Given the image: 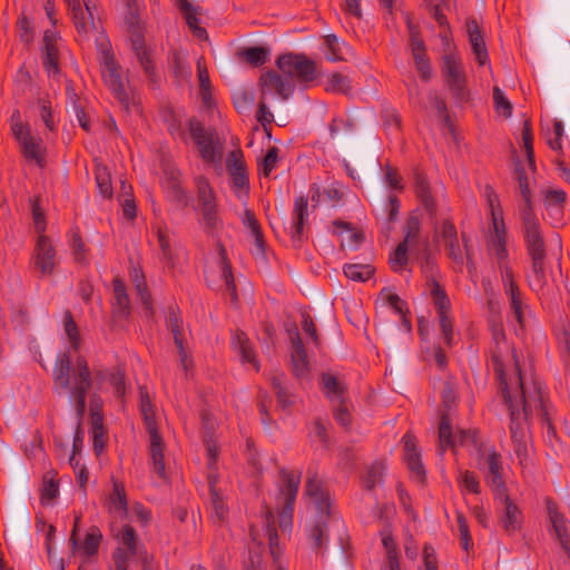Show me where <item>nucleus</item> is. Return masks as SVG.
<instances>
[{"instance_id":"obj_1","label":"nucleus","mask_w":570,"mask_h":570,"mask_svg":"<svg viewBox=\"0 0 570 570\" xmlns=\"http://www.w3.org/2000/svg\"><path fill=\"white\" fill-rule=\"evenodd\" d=\"M512 357L514 360V370L509 380L505 376L500 352L492 354V363L510 411V432L514 443V451L518 458L522 460L527 452L524 424L533 411L542 407L543 400L541 387L535 382L527 383L522 379L514 351L512 352Z\"/></svg>"},{"instance_id":"obj_2","label":"nucleus","mask_w":570,"mask_h":570,"mask_svg":"<svg viewBox=\"0 0 570 570\" xmlns=\"http://www.w3.org/2000/svg\"><path fill=\"white\" fill-rule=\"evenodd\" d=\"M53 383L59 392H69L77 413V430L73 435L72 454L69 463L73 469L79 465L77 454L83 445V433L80 429L86 410V397L91 389L90 371L85 357H78L71 367L70 356L66 353L58 356L53 367Z\"/></svg>"},{"instance_id":"obj_3","label":"nucleus","mask_w":570,"mask_h":570,"mask_svg":"<svg viewBox=\"0 0 570 570\" xmlns=\"http://www.w3.org/2000/svg\"><path fill=\"white\" fill-rule=\"evenodd\" d=\"M10 131L19 146V151L27 159L42 166L45 148L41 138L31 132L30 125L22 120L19 110L10 116Z\"/></svg>"},{"instance_id":"obj_4","label":"nucleus","mask_w":570,"mask_h":570,"mask_svg":"<svg viewBox=\"0 0 570 570\" xmlns=\"http://www.w3.org/2000/svg\"><path fill=\"white\" fill-rule=\"evenodd\" d=\"M188 131L205 163L219 164L223 158V142L214 130H206L196 118L188 120Z\"/></svg>"},{"instance_id":"obj_5","label":"nucleus","mask_w":570,"mask_h":570,"mask_svg":"<svg viewBox=\"0 0 570 570\" xmlns=\"http://www.w3.org/2000/svg\"><path fill=\"white\" fill-rule=\"evenodd\" d=\"M483 237L487 252L495 262L498 269L503 268V266H512L509 259V234L504 219L489 222L483 232Z\"/></svg>"},{"instance_id":"obj_6","label":"nucleus","mask_w":570,"mask_h":570,"mask_svg":"<svg viewBox=\"0 0 570 570\" xmlns=\"http://www.w3.org/2000/svg\"><path fill=\"white\" fill-rule=\"evenodd\" d=\"M277 67L286 78L307 83L316 77V65L304 55L287 53L277 59Z\"/></svg>"},{"instance_id":"obj_7","label":"nucleus","mask_w":570,"mask_h":570,"mask_svg":"<svg viewBox=\"0 0 570 570\" xmlns=\"http://www.w3.org/2000/svg\"><path fill=\"white\" fill-rule=\"evenodd\" d=\"M441 72L452 95L463 98L466 92V76L462 59L455 51H450L442 57Z\"/></svg>"},{"instance_id":"obj_8","label":"nucleus","mask_w":570,"mask_h":570,"mask_svg":"<svg viewBox=\"0 0 570 570\" xmlns=\"http://www.w3.org/2000/svg\"><path fill=\"white\" fill-rule=\"evenodd\" d=\"M100 66L101 75L105 83L112 91L115 97L120 101L126 109L129 108L130 98L126 92L120 72L119 66L116 63L114 55L108 48L101 49L100 51Z\"/></svg>"},{"instance_id":"obj_9","label":"nucleus","mask_w":570,"mask_h":570,"mask_svg":"<svg viewBox=\"0 0 570 570\" xmlns=\"http://www.w3.org/2000/svg\"><path fill=\"white\" fill-rule=\"evenodd\" d=\"M226 169L232 178V189L236 197L245 200L249 191V179L240 149L232 150L226 158Z\"/></svg>"},{"instance_id":"obj_10","label":"nucleus","mask_w":570,"mask_h":570,"mask_svg":"<svg viewBox=\"0 0 570 570\" xmlns=\"http://www.w3.org/2000/svg\"><path fill=\"white\" fill-rule=\"evenodd\" d=\"M127 26L128 31L130 33L131 48L138 61L140 66L144 68L146 75L150 78V80L155 81L156 69L153 59V53L151 50L146 47L141 27L138 24V21L135 16H130L127 19Z\"/></svg>"},{"instance_id":"obj_11","label":"nucleus","mask_w":570,"mask_h":570,"mask_svg":"<svg viewBox=\"0 0 570 570\" xmlns=\"http://www.w3.org/2000/svg\"><path fill=\"white\" fill-rule=\"evenodd\" d=\"M499 273L511 312L517 322L523 326V317L528 309V305L524 303L523 294L515 282L513 268L512 266H503V268L499 269Z\"/></svg>"},{"instance_id":"obj_12","label":"nucleus","mask_w":570,"mask_h":570,"mask_svg":"<svg viewBox=\"0 0 570 570\" xmlns=\"http://www.w3.org/2000/svg\"><path fill=\"white\" fill-rule=\"evenodd\" d=\"M521 217L524 232V240L529 255L531 257L544 258V239L538 217L532 213L531 208H522Z\"/></svg>"},{"instance_id":"obj_13","label":"nucleus","mask_w":570,"mask_h":570,"mask_svg":"<svg viewBox=\"0 0 570 570\" xmlns=\"http://www.w3.org/2000/svg\"><path fill=\"white\" fill-rule=\"evenodd\" d=\"M59 259L52 240L48 236H38L32 253L35 269L42 277L51 276L58 266Z\"/></svg>"},{"instance_id":"obj_14","label":"nucleus","mask_w":570,"mask_h":570,"mask_svg":"<svg viewBox=\"0 0 570 570\" xmlns=\"http://www.w3.org/2000/svg\"><path fill=\"white\" fill-rule=\"evenodd\" d=\"M299 483L301 472L281 471L277 507L282 509L283 517L288 515L291 518Z\"/></svg>"},{"instance_id":"obj_15","label":"nucleus","mask_w":570,"mask_h":570,"mask_svg":"<svg viewBox=\"0 0 570 570\" xmlns=\"http://www.w3.org/2000/svg\"><path fill=\"white\" fill-rule=\"evenodd\" d=\"M406 23L410 33L409 48L414 60L415 69L423 81H429L432 77L430 60L426 55V47L419 35V30L406 17Z\"/></svg>"},{"instance_id":"obj_16","label":"nucleus","mask_w":570,"mask_h":570,"mask_svg":"<svg viewBox=\"0 0 570 570\" xmlns=\"http://www.w3.org/2000/svg\"><path fill=\"white\" fill-rule=\"evenodd\" d=\"M263 100L267 97H279L285 101L294 94L295 86L292 80L281 76L276 71H268L259 79Z\"/></svg>"},{"instance_id":"obj_17","label":"nucleus","mask_w":570,"mask_h":570,"mask_svg":"<svg viewBox=\"0 0 570 570\" xmlns=\"http://www.w3.org/2000/svg\"><path fill=\"white\" fill-rule=\"evenodd\" d=\"M73 24L78 33L87 37L92 30L97 29L94 17L95 6L90 0H67Z\"/></svg>"},{"instance_id":"obj_18","label":"nucleus","mask_w":570,"mask_h":570,"mask_svg":"<svg viewBox=\"0 0 570 570\" xmlns=\"http://www.w3.org/2000/svg\"><path fill=\"white\" fill-rule=\"evenodd\" d=\"M551 533L560 542L563 550L570 549V520L559 511L558 504L550 498L544 499Z\"/></svg>"},{"instance_id":"obj_19","label":"nucleus","mask_w":570,"mask_h":570,"mask_svg":"<svg viewBox=\"0 0 570 570\" xmlns=\"http://www.w3.org/2000/svg\"><path fill=\"white\" fill-rule=\"evenodd\" d=\"M305 494L312 500L321 518L331 514L332 503L330 495L316 473H308L305 484Z\"/></svg>"},{"instance_id":"obj_20","label":"nucleus","mask_w":570,"mask_h":570,"mask_svg":"<svg viewBox=\"0 0 570 570\" xmlns=\"http://www.w3.org/2000/svg\"><path fill=\"white\" fill-rule=\"evenodd\" d=\"M111 531L118 542L115 551H120L127 558L135 559L139 549L135 529L129 524H124L119 528L112 522Z\"/></svg>"},{"instance_id":"obj_21","label":"nucleus","mask_w":570,"mask_h":570,"mask_svg":"<svg viewBox=\"0 0 570 570\" xmlns=\"http://www.w3.org/2000/svg\"><path fill=\"white\" fill-rule=\"evenodd\" d=\"M289 337L292 342L291 358L293 372L297 377L304 379L309 373V362L296 327L289 331Z\"/></svg>"},{"instance_id":"obj_22","label":"nucleus","mask_w":570,"mask_h":570,"mask_svg":"<svg viewBox=\"0 0 570 570\" xmlns=\"http://www.w3.org/2000/svg\"><path fill=\"white\" fill-rule=\"evenodd\" d=\"M149 434V456L154 471L160 476H166V468L164 461L165 443L158 433V429L147 430Z\"/></svg>"},{"instance_id":"obj_23","label":"nucleus","mask_w":570,"mask_h":570,"mask_svg":"<svg viewBox=\"0 0 570 570\" xmlns=\"http://www.w3.org/2000/svg\"><path fill=\"white\" fill-rule=\"evenodd\" d=\"M108 512L112 519L124 520L128 514L125 487L118 481H114L112 491L107 500Z\"/></svg>"},{"instance_id":"obj_24","label":"nucleus","mask_w":570,"mask_h":570,"mask_svg":"<svg viewBox=\"0 0 570 570\" xmlns=\"http://www.w3.org/2000/svg\"><path fill=\"white\" fill-rule=\"evenodd\" d=\"M466 30L470 46L478 63L485 66L489 62V55L478 22L475 20H469L466 22Z\"/></svg>"},{"instance_id":"obj_25","label":"nucleus","mask_w":570,"mask_h":570,"mask_svg":"<svg viewBox=\"0 0 570 570\" xmlns=\"http://www.w3.org/2000/svg\"><path fill=\"white\" fill-rule=\"evenodd\" d=\"M504 505L503 514L500 519V523L507 533H514L521 528L522 513L519 508L511 501L510 497L507 495L499 499Z\"/></svg>"},{"instance_id":"obj_26","label":"nucleus","mask_w":570,"mask_h":570,"mask_svg":"<svg viewBox=\"0 0 570 570\" xmlns=\"http://www.w3.org/2000/svg\"><path fill=\"white\" fill-rule=\"evenodd\" d=\"M91 386L95 384L97 389H102L104 384L108 382L114 389L117 395L122 396L125 394V376L120 371L109 372L107 370H96L94 377L90 375Z\"/></svg>"},{"instance_id":"obj_27","label":"nucleus","mask_w":570,"mask_h":570,"mask_svg":"<svg viewBox=\"0 0 570 570\" xmlns=\"http://www.w3.org/2000/svg\"><path fill=\"white\" fill-rule=\"evenodd\" d=\"M402 440L404 443V458L407 466L411 472L414 473L420 481H422L425 471L421 462L420 453L416 449L415 439L410 434H405Z\"/></svg>"},{"instance_id":"obj_28","label":"nucleus","mask_w":570,"mask_h":570,"mask_svg":"<svg viewBox=\"0 0 570 570\" xmlns=\"http://www.w3.org/2000/svg\"><path fill=\"white\" fill-rule=\"evenodd\" d=\"M57 33L53 30H47L43 35L45 58L43 66L48 75L58 73V46Z\"/></svg>"},{"instance_id":"obj_29","label":"nucleus","mask_w":570,"mask_h":570,"mask_svg":"<svg viewBox=\"0 0 570 570\" xmlns=\"http://www.w3.org/2000/svg\"><path fill=\"white\" fill-rule=\"evenodd\" d=\"M322 392L330 400L331 403H342L345 399L346 386L343 381L337 379L331 373H324L322 375Z\"/></svg>"},{"instance_id":"obj_30","label":"nucleus","mask_w":570,"mask_h":570,"mask_svg":"<svg viewBox=\"0 0 570 570\" xmlns=\"http://www.w3.org/2000/svg\"><path fill=\"white\" fill-rule=\"evenodd\" d=\"M414 188L416 196L419 197L425 209L430 213L432 218H435L436 206L430 190V185L426 180V177L417 170L414 173Z\"/></svg>"},{"instance_id":"obj_31","label":"nucleus","mask_w":570,"mask_h":570,"mask_svg":"<svg viewBox=\"0 0 570 570\" xmlns=\"http://www.w3.org/2000/svg\"><path fill=\"white\" fill-rule=\"evenodd\" d=\"M164 188L166 190L167 197L174 202L176 205L186 207L189 203L188 196L180 186L179 174L171 171L166 176L164 181Z\"/></svg>"},{"instance_id":"obj_32","label":"nucleus","mask_w":570,"mask_h":570,"mask_svg":"<svg viewBox=\"0 0 570 570\" xmlns=\"http://www.w3.org/2000/svg\"><path fill=\"white\" fill-rule=\"evenodd\" d=\"M178 8L184 14L193 35L199 39H206L207 32L204 28L200 27L198 9L194 7L188 0H178Z\"/></svg>"},{"instance_id":"obj_33","label":"nucleus","mask_w":570,"mask_h":570,"mask_svg":"<svg viewBox=\"0 0 570 570\" xmlns=\"http://www.w3.org/2000/svg\"><path fill=\"white\" fill-rule=\"evenodd\" d=\"M233 346H234L235 351L239 354L243 363L252 364L256 371L259 370V364L256 358V354H255L253 346L245 333L237 332L234 335Z\"/></svg>"},{"instance_id":"obj_34","label":"nucleus","mask_w":570,"mask_h":570,"mask_svg":"<svg viewBox=\"0 0 570 570\" xmlns=\"http://www.w3.org/2000/svg\"><path fill=\"white\" fill-rule=\"evenodd\" d=\"M308 216V200L304 196H299L295 199L293 209V224L292 233L293 237L301 239L304 234L305 222Z\"/></svg>"},{"instance_id":"obj_35","label":"nucleus","mask_w":570,"mask_h":570,"mask_svg":"<svg viewBox=\"0 0 570 570\" xmlns=\"http://www.w3.org/2000/svg\"><path fill=\"white\" fill-rule=\"evenodd\" d=\"M197 204L199 209L217 207L216 193L210 186L208 179L204 176L196 178Z\"/></svg>"},{"instance_id":"obj_36","label":"nucleus","mask_w":570,"mask_h":570,"mask_svg":"<svg viewBox=\"0 0 570 570\" xmlns=\"http://www.w3.org/2000/svg\"><path fill=\"white\" fill-rule=\"evenodd\" d=\"M470 438V434L465 431H461L459 436L453 438L450 420L446 415H443L439 426V441L441 451H445L446 448L454 445L459 439L460 443H464Z\"/></svg>"},{"instance_id":"obj_37","label":"nucleus","mask_w":570,"mask_h":570,"mask_svg":"<svg viewBox=\"0 0 570 570\" xmlns=\"http://www.w3.org/2000/svg\"><path fill=\"white\" fill-rule=\"evenodd\" d=\"M218 268H219L220 278L226 286L227 292L229 293L232 298L235 301L237 298L236 285L234 283L230 264L227 259L226 249L223 246H220V248H219Z\"/></svg>"},{"instance_id":"obj_38","label":"nucleus","mask_w":570,"mask_h":570,"mask_svg":"<svg viewBox=\"0 0 570 570\" xmlns=\"http://www.w3.org/2000/svg\"><path fill=\"white\" fill-rule=\"evenodd\" d=\"M130 276H131V281L135 284L136 291L140 297V301L146 308L147 317H150L153 315V304H151L150 294L147 291L145 276L136 267L132 268Z\"/></svg>"},{"instance_id":"obj_39","label":"nucleus","mask_w":570,"mask_h":570,"mask_svg":"<svg viewBox=\"0 0 570 570\" xmlns=\"http://www.w3.org/2000/svg\"><path fill=\"white\" fill-rule=\"evenodd\" d=\"M114 285V308L115 312L120 315H127L129 313V297L121 278L116 277L112 281Z\"/></svg>"},{"instance_id":"obj_40","label":"nucleus","mask_w":570,"mask_h":570,"mask_svg":"<svg viewBox=\"0 0 570 570\" xmlns=\"http://www.w3.org/2000/svg\"><path fill=\"white\" fill-rule=\"evenodd\" d=\"M199 224L207 234H214L223 227V220L218 215L217 207L199 209Z\"/></svg>"},{"instance_id":"obj_41","label":"nucleus","mask_w":570,"mask_h":570,"mask_svg":"<svg viewBox=\"0 0 570 570\" xmlns=\"http://www.w3.org/2000/svg\"><path fill=\"white\" fill-rule=\"evenodd\" d=\"M325 42L328 48L326 58L330 61L346 60V53L351 51V48L345 42L340 41L335 35L326 36Z\"/></svg>"},{"instance_id":"obj_42","label":"nucleus","mask_w":570,"mask_h":570,"mask_svg":"<svg viewBox=\"0 0 570 570\" xmlns=\"http://www.w3.org/2000/svg\"><path fill=\"white\" fill-rule=\"evenodd\" d=\"M333 227L334 234L343 236L341 240L342 246L347 245L350 247H353L362 242V235L360 233L354 232L348 223L335 220L333 222Z\"/></svg>"},{"instance_id":"obj_43","label":"nucleus","mask_w":570,"mask_h":570,"mask_svg":"<svg viewBox=\"0 0 570 570\" xmlns=\"http://www.w3.org/2000/svg\"><path fill=\"white\" fill-rule=\"evenodd\" d=\"M210 509L212 518L215 522L223 523L228 515V508L225 504L224 498L217 492L214 483L210 481Z\"/></svg>"},{"instance_id":"obj_44","label":"nucleus","mask_w":570,"mask_h":570,"mask_svg":"<svg viewBox=\"0 0 570 570\" xmlns=\"http://www.w3.org/2000/svg\"><path fill=\"white\" fill-rule=\"evenodd\" d=\"M483 196L488 205L489 222L503 220V210L498 194L489 185L484 187Z\"/></svg>"},{"instance_id":"obj_45","label":"nucleus","mask_w":570,"mask_h":570,"mask_svg":"<svg viewBox=\"0 0 570 570\" xmlns=\"http://www.w3.org/2000/svg\"><path fill=\"white\" fill-rule=\"evenodd\" d=\"M95 178L100 195L105 198H110L112 196L111 175L105 165H96Z\"/></svg>"},{"instance_id":"obj_46","label":"nucleus","mask_w":570,"mask_h":570,"mask_svg":"<svg viewBox=\"0 0 570 570\" xmlns=\"http://www.w3.org/2000/svg\"><path fill=\"white\" fill-rule=\"evenodd\" d=\"M158 245L161 256L167 263H173L175 255L174 238L167 228L159 227L157 229Z\"/></svg>"},{"instance_id":"obj_47","label":"nucleus","mask_w":570,"mask_h":570,"mask_svg":"<svg viewBox=\"0 0 570 570\" xmlns=\"http://www.w3.org/2000/svg\"><path fill=\"white\" fill-rule=\"evenodd\" d=\"M351 88V79L340 72L330 75L325 83V90L328 92L348 94Z\"/></svg>"},{"instance_id":"obj_48","label":"nucleus","mask_w":570,"mask_h":570,"mask_svg":"<svg viewBox=\"0 0 570 570\" xmlns=\"http://www.w3.org/2000/svg\"><path fill=\"white\" fill-rule=\"evenodd\" d=\"M374 268L364 264H347L344 266V274L347 278L356 282H365L372 277Z\"/></svg>"},{"instance_id":"obj_49","label":"nucleus","mask_w":570,"mask_h":570,"mask_svg":"<svg viewBox=\"0 0 570 570\" xmlns=\"http://www.w3.org/2000/svg\"><path fill=\"white\" fill-rule=\"evenodd\" d=\"M71 254L76 263L88 264V249L77 230H72L70 235Z\"/></svg>"},{"instance_id":"obj_50","label":"nucleus","mask_w":570,"mask_h":570,"mask_svg":"<svg viewBox=\"0 0 570 570\" xmlns=\"http://www.w3.org/2000/svg\"><path fill=\"white\" fill-rule=\"evenodd\" d=\"M532 259V274L529 278V284L532 289L535 292H540L543 289L547 278L543 269V259L544 258H537L531 257Z\"/></svg>"},{"instance_id":"obj_51","label":"nucleus","mask_w":570,"mask_h":570,"mask_svg":"<svg viewBox=\"0 0 570 570\" xmlns=\"http://www.w3.org/2000/svg\"><path fill=\"white\" fill-rule=\"evenodd\" d=\"M265 522H266V533L268 535L269 549L272 556L277 559L279 554L278 550V537L277 530L274 522V515L272 510L267 509L265 512Z\"/></svg>"},{"instance_id":"obj_52","label":"nucleus","mask_w":570,"mask_h":570,"mask_svg":"<svg viewBox=\"0 0 570 570\" xmlns=\"http://www.w3.org/2000/svg\"><path fill=\"white\" fill-rule=\"evenodd\" d=\"M407 244L400 243L390 256V266L394 272H403L407 266Z\"/></svg>"},{"instance_id":"obj_53","label":"nucleus","mask_w":570,"mask_h":570,"mask_svg":"<svg viewBox=\"0 0 570 570\" xmlns=\"http://www.w3.org/2000/svg\"><path fill=\"white\" fill-rule=\"evenodd\" d=\"M385 471V465L383 462H376L367 470L365 476L363 478V487L366 490H372L377 483H380L383 479V474Z\"/></svg>"},{"instance_id":"obj_54","label":"nucleus","mask_w":570,"mask_h":570,"mask_svg":"<svg viewBox=\"0 0 570 570\" xmlns=\"http://www.w3.org/2000/svg\"><path fill=\"white\" fill-rule=\"evenodd\" d=\"M381 541L386 552V564H391V561L400 562L397 554V546L389 528H385L381 531Z\"/></svg>"},{"instance_id":"obj_55","label":"nucleus","mask_w":570,"mask_h":570,"mask_svg":"<svg viewBox=\"0 0 570 570\" xmlns=\"http://www.w3.org/2000/svg\"><path fill=\"white\" fill-rule=\"evenodd\" d=\"M431 296L434 302V305L438 308V314H448V311L450 308V301L445 295L444 291L441 288L440 284L436 282H433L431 285Z\"/></svg>"},{"instance_id":"obj_56","label":"nucleus","mask_w":570,"mask_h":570,"mask_svg":"<svg viewBox=\"0 0 570 570\" xmlns=\"http://www.w3.org/2000/svg\"><path fill=\"white\" fill-rule=\"evenodd\" d=\"M522 142L525 149V155L529 161V165L534 168V151H533V134L531 121L525 119L522 128Z\"/></svg>"},{"instance_id":"obj_57","label":"nucleus","mask_w":570,"mask_h":570,"mask_svg":"<svg viewBox=\"0 0 570 570\" xmlns=\"http://www.w3.org/2000/svg\"><path fill=\"white\" fill-rule=\"evenodd\" d=\"M493 102L495 111L499 115H502L505 118L511 117L512 115V104L510 100L505 97L504 92L499 88H493Z\"/></svg>"},{"instance_id":"obj_58","label":"nucleus","mask_w":570,"mask_h":570,"mask_svg":"<svg viewBox=\"0 0 570 570\" xmlns=\"http://www.w3.org/2000/svg\"><path fill=\"white\" fill-rule=\"evenodd\" d=\"M279 149L277 147H271L263 160L259 164V173L265 177H268L272 171L276 168L278 163Z\"/></svg>"},{"instance_id":"obj_59","label":"nucleus","mask_w":570,"mask_h":570,"mask_svg":"<svg viewBox=\"0 0 570 570\" xmlns=\"http://www.w3.org/2000/svg\"><path fill=\"white\" fill-rule=\"evenodd\" d=\"M140 411L144 416L146 430L156 429L155 413L147 393H141L140 395Z\"/></svg>"},{"instance_id":"obj_60","label":"nucleus","mask_w":570,"mask_h":570,"mask_svg":"<svg viewBox=\"0 0 570 570\" xmlns=\"http://www.w3.org/2000/svg\"><path fill=\"white\" fill-rule=\"evenodd\" d=\"M459 484L462 492H469L473 494L480 493V482L476 475L470 471H464L460 473Z\"/></svg>"},{"instance_id":"obj_61","label":"nucleus","mask_w":570,"mask_h":570,"mask_svg":"<svg viewBox=\"0 0 570 570\" xmlns=\"http://www.w3.org/2000/svg\"><path fill=\"white\" fill-rule=\"evenodd\" d=\"M242 56L248 63L261 66L267 60L268 52L262 47H249L243 50Z\"/></svg>"},{"instance_id":"obj_62","label":"nucleus","mask_w":570,"mask_h":570,"mask_svg":"<svg viewBox=\"0 0 570 570\" xmlns=\"http://www.w3.org/2000/svg\"><path fill=\"white\" fill-rule=\"evenodd\" d=\"M101 533L98 529H91L81 546V549L87 556H92L98 551L100 541H101Z\"/></svg>"},{"instance_id":"obj_63","label":"nucleus","mask_w":570,"mask_h":570,"mask_svg":"<svg viewBox=\"0 0 570 570\" xmlns=\"http://www.w3.org/2000/svg\"><path fill=\"white\" fill-rule=\"evenodd\" d=\"M487 482H488V485L493 491L494 498L497 500L502 499L508 495L505 483L502 478V472L493 473V474L489 473V475L487 478Z\"/></svg>"},{"instance_id":"obj_64","label":"nucleus","mask_w":570,"mask_h":570,"mask_svg":"<svg viewBox=\"0 0 570 570\" xmlns=\"http://www.w3.org/2000/svg\"><path fill=\"white\" fill-rule=\"evenodd\" d=\"M318 200L323 197L327 202H330L332 205L338 204L343 198V189L342 185L334 181L331 185H328L322 193H318L317 195Z\"/></svg>"}]
</instances>
